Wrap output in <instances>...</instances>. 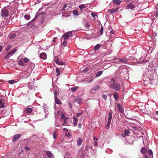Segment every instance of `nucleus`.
Here are the masks:
<instances>
[{"instance_id":"nucleus-5","label":"nucleus","mask_w":158,"mask_h":158,"mask_svg":"<svg viewBox=\"0 0 158 158\" xmlns=\"http://www.w3.org/2000/svg\"><path fill=\"white\" fill-rule=\"evenodd\" d=\"M9 10L6 8H3L1 11V15L3 17H7L9 15Z\"/></svg>"},{"instance_id":"nucleus-4","label":"nucleus","mask_w":158,"mask_h":158,"mask_svg":"<svg viewBox=\"0 0 158 158\" xmlns=\"http://www.w3.org/2000/svg\"><path fill=\"white\" fill-rule=\"evenodd\" d=\"M110 87L111 88L117 91H118L120 89V84L118 83L115 82H114L113 84H110Z\"/></svg>"},{"instance_id":"nucleus-47","label":"nucleus","mask_w":158,"mask_h":158,"mask_svg":"<svg viewBox=\"0 0 158 158\" xmlns=\"http://www.w3.org/2000/svg\"><path fill=\"white\" fill-rule=\"evenodd\" d=\"M25 150L27 151H30V148L28 147L25 146L24 147Z\"/></svg>"},{"instance_id":"nucleus-2","label":"nucleus","mask_w":158,"mask_h":158,"mask_svg":"<svg viewBox=\"0 0 158 158\" xmlns=\"http://www.w3.org/2000/svg\"><path fill=\"white\" fill-rule=\"evenodd\" d=\"M158 66V61L156 59L153 60L152 62L149 65L148 69L149 71H151L153 72V70H155V73L156 72V68Z\"/></svg>"},{"instance_id":"nucleus-26","label":"nucleus","mask_w":158,"mask_h":158,"mask_svg":"<svg viewBox=\"0 0 158 158\" xmlns=\"http://www.w3.org/2000/svg\"><path fill=\"white\" fill-rule=\"evenodd\" d=\"M113 96L115 100H118V94L117 93H114V94Z\"/></svg>"},{"instance_id":"nucleus-61","label":"nucleus","mask_w":158,"mask_h":158,"mask_svg":"<svg viewBox=\"0 0 158 158\" xmlns=\"http://www.w3.org/2000/svg\"><path fill=\"white\" fill-rule=\"evenodd\" d=\"M110 33L113 34H114V31L113 30H111L110 31Z\"/></svg>"},{"instance_id":"nucleus-41","label":"nucleus","mask_w":158,"mask_h":158,"mask_svg":"<svg viewBox=\"0 0 158 158\" xmlns=\"http://www.w3.org/2000/svg\"><path fill=\"white\" fill-rule=\"evenodd\" d=\"M21 135L18 134L15 135L13 137V138H19L21 137Z\"/></svg>"},{"instance_id":"nucleus-55","label":"nucleus","mask_w":158,"mask_h":158,"mask_svg":"<svg viewBox=\"0 0 158 158\" xmlns=\"http://www.w3.org/2000/svg\"><path fill=\"white\" fill-rule=\"evenodd\" d=\"M91 15L92 16L94 17L96 16V14L95 13H92L91 14Z\"/></svg>"},{"instance_id":"nucleus-40","label":"nucleus","mask_w":158,"mask_h":158,"mask_svg":"<svg viewBox=\"0 0 158 158\" xmlns=\"http://www.w3.org/2000/svg\"><path fill=\"white\" fill-rule=\"evenodd\" d=\"M111 121H110V120H108L107 123L106 124V127H107V129H108L109 127L110 123H111Z\"/></svg>"},{"instance_id":"nucleus-57","label":"nucleus","mask_w":158,"mask_h":158,"mask_svg":"<svg viewBox=\"0 0 158 158\" xmlns=\"http://www.w3.org/2000/svg\"><path fill=\"white\" fill-rule=\"evenodd\" d=\"M95 92V90L94 89H92L90 91V93L92 94L94 93Z\"/></svg>"},{"instance_id":"nucleus-14","label":"nucleus","mask_w":158,"mask_h":158,"mask_svg":"<svg viewBox=\"0 0 158 158\" xmlns=\"http://www.w3.org/2000/svg\"><path fill=\"white\" fill-rule=\"evenodd\" d=\"M73 123L75 126H76L77 124V119L75 116H73Z\"/></svg>"},{"instance_id":"nucleus-58","label":"nucleus","mask_w":158,"mask_h":158,"mask_svg":"<svg viewBox=\"0 0 158 158\" xmlns=\"http://www.w3.org/2000/svg\"><path fill=\"white\" fill-rule=\"evenodd\" d=\"M88 69H85L83 70V73H85L86 72L88 71Z\"/></svg>"},{"instance_id":"nucleus-54","label":"nucleus","mask_w":158,"mask_h":158,"mask_svg":"<svg viewBox=\"0 0 158 158\" xmlns=\"http://www.w3.org/2000/svg\"><path fill=\"white\" fill-rule=\"evenodd\" d=\"M67 44V42L65 41H63V45L64 46H66Z\"/></svg>"},{"instance_id":"nucleus-59","label":"nucleus","mask_w":158,"mask_h":158,"mask_svg":"<svg viewBox=\"0 0 158 158\" xmlns=\"http://www.w3.org/2000/svg\"><path fill=\"white\" fill-rule=\"evenodd\" d=\"M82 125L81 124V123L79 124L78 125V128H81L82 127Z\"/></svg>"},{"instance_id":"nucleus-1","label":"nucleus","mask_w":158,"mask_h":158,"mask_svg":"<svg viewBox=\"0 0 158 158\" xmlns=\"http://www.w3.org/2000/svg\"><path fill=\"white\" fill-rule=\"evenodd\" d=\"M147 81H149L150 84H152L154 83V81L157 79V75L156 73H155V70H153V72L151 71H148L147 74Z\"/></svg>"},{"instance_id":"nucleus-3","label":"nucleus","mask_w":158,"mask_h":158,"mask_svg":"<svg viewBox=\"0 0 158 158\" xmlns=\"http://www.w3.org/2000/svg\"><path fill=\"white\" fill-rule=\"evenodd\" d=\"M141 152L143 155H145L147 153H148L149 156H153V152L150 149H147V148L144 147L141 148Z\"/></svg>"},{"instance_id":"nucleus-53","label":"nucleus","mask_w":158,"mask_h":158,"mask_svg":"<svg viewBox=\"0 0 158 158\" xmlns=\"http://www.w3.org/2000/svg\"><path fill=\"white\" fill-rule=\"evenodd\" d=\"M82 114V113H77V115H76V116L77 117H79L81 114Z\"/></svg>"},{"instance_id":"nucleus-51","label":"nucleus","mask_w":158,"mask_h":158,"mask_svg":"<svg viewBox=\"0 0 158 158\" xmlns=\"http://www.w3.org/2000/svg\"><path fill=\"white\" fill-rule=\"evenodd\" d=\"M102 98L105 100H106L107 98V95H103L102 96Z\"/></svg>"},{"instance_id":"nucleus-33","label":"nucleus","mask_w":158,"mask_h":158,"mask_svg":"<svg viewBox=\"0 0 158 158\" xmlns=\"http://www.w3.org/2000/svg\"><path fill=\"white\" fill-rule=\"evenodd\" d=\"M86 7V6L85 4H82L79 6V7L81 9H83L84 8H85Z\"/></svg>"},{"instance_id":"nucleus-39","label":"nucleus","mask_w":158,"mask_h":158,"mask_svg":"<svg viewBox=\"0 0 158 158\" xmlns=\"http://www.w3.org/2000/svg\"><path fill=\"white\" fill-rule=\"evenodd\" d=\"M68 118L66 117L64 114H62L61 115V119L63 120L65 119H68Z\"/></svg>"},{"instance_id":"nucleus-12","label":"nucleus","mask_w":158,"mask_h":158,"mask_svg":"<svg viewBox=\"0 0 158 158\" xmlns=\"http://www.w3.org/2000/svg\"><path fill=\"white\" fill-rule=\"evenodd\" d=\"M40 57L41 59L45 60L47 58L46 54L45 53L43 52L40 54Z\"/></svg>"},{"instance_id":"nucleus-11","label":"nucleus","mask_w":158,"mask_h":158,"mask_svg":"<svg viewBox=\"0 0 158 158\" xmlns=\"http://www.w3.org/2000/svg\"><path fill=\"white\" fill-rule=\"evenodd\" d=\"M135 6L131 3L129 4L126 6V9H133L135 8Z\"/></svg>"},{"instance_id":"nucleus-37","label":"nucleus","mask_w":158,"mask_h":158,"mask_svg":"<svg viewBox=\"0 0 158 158\" xmlns=\"http://www.w3.org/2000/svg\"><path fill=\"white\" fill-rule=\"evenodd\" d=\"M103 28L102 26H101V28L100 29L99 32L101 35H102L103 34Z\"/></svg>"},{"instance_id":"nucleus-50","label":"nucleus","mask_w":158,"mask_h":158,"mask_svg":"<svg viewBox=\"0 0 158 158\" xmlns=\"http://www.w3.org/2000/svg\"><path fill=\"white\" fill-rule=\"evenodd\" d=\"M10 57V55H9V54L8 53V54L4 56V58L5 59H6L7 58H9Z\"/></svg>"},{"instance_id":"nucleus-6","label":"nucleus","mask_w":158,"mask_h":158,"mask_svg":"<svg viewBox=\"0 0 158 158\" xmlns=\"http://www.w3.org/2000/svg\"><path fill=\"white\" fill-rule=\"evenodd\" d=\"M43 109H44V112L45 114V117L46 118H47L48 115V107L46 104L44 103L43 106Z\"/></svg>"},{"instance_id":"nucleus-23","label":"nucleus","mask_w":158,"mask_h":158,"mask_svg":"<svg viewBox=\"0 0 158 158\" xmlns=\"http://www.w3.org/2000/svg\"><path fill=\"white\" fill-rule=\"evenodd\" d=\"M101 47V45L99 44H97L94 47V49L95 51L98 50Z\"/></svg>"},{"instance_id":"nucleus-42","label":"nucleus","mask_w":158,"mask_h":158,"mask_svg":"<svg viewBox=\"0 0 158 158\" xmlns=\"http://www.w3.org/2000/svg\"><path fill=\"white\" fill-rule=\"evenodd\" d=\"M8 82L10 84H12L15 83V82L14 80H10Z\"/></svg>"},{"instance_id":"nucleus-29","label":"nucleus","mask_w":158,"mask_h":158,"mask_svg":"<svg viewBox=\"0 0 158 158\" xmlns=\"http://www.w3.org/2000/svg\"><path fill=\"white\" fill-rule=\"evenodd\" d=\"M149 60H148L147 59H145L143 60L141 62H139V64H142V63H146L148 62H149Z\"/></svg>"},{"instance_id":"nucleus-45","label":"nucleus","mask_w":158,"mask_h":158,"mask_svg":"<svg viewBox=\"0 0 158 158\" xmlns=\"http://www.w3.org/2000/svg\"><path fill=\"white\" fill-rule=\"evenodd\" d=\"M55 126L56 127H59V123L57 122V121L56 120H55Z\"/></svg>"},{"instance_id":"nucleus-24","label":"nucleus","mask_w":158,"mask_h":158,"mask_svg":"<svg viewBox=\"0 0 158 158\" xmlns=\"http://www.w3.org/2000/svg\"><path fill=\"white\" fill-rule=\"evenodd\" d=\"M130 132V131L129 130H126L124 131V134L127 136L129 135Z\"/></svg>"},{"instance_id":"nucleus-49","label":"nucleus","mask_w":158,"mask_h":158,"mask_svg":"<svg viewBox=\"0 0 158 158\" xmlns=\"http://www.w3.org/2000/svg\"><path fill=\"white\" fill-rule=\"evenodd\" d=\"M29 61V59L27 58H24V63H27V62H28Z\"/></svg>"},{"instance_id":"nucleus-64","label":"nucleus","mask_w":158,"mask_h":158,"mask_svg":"<svg viewBox=\"0 0 158 158\" xmlns=\"http://www.w3.org/2000/svg\"><path fill=\"white\" fill-rule=\"evenodd\" d=\"M66 7V5L65 4L64 5V6H63V9L62 10H64L65 9V8Z\"/></svg>"},{"instance_id":"nucleus-44","label":"nucleus","mask_w":158,"mask_h":158,"mask_svg":"<svg viewBox=\"0 0 158 158\" xmlns=\"http://www.w3.org/2000/svg\"><path fill=\"white\" fill-rule=\"evenodd\" d=\"M25 18L27 20H29L30 18V15H25L24 16Z\"/></svg>"},{"instance_id":"nucleus-17","label":"nucleus","mask_w":158,"mask_h":158,"mask_svg":"<svg viewBox=\"0 0 158 158\" xmlns=\"http://www.w3.org/2000/svg\"><path fill=\"white\" fill-rule=\"evenodd\" d=\"M112 2L115 4L119 5L122 2V1L119 0H113Z\"/></svg>"},{"instance_id":"nucleus-10","label":"nucleus","mask_w":158,"mask_h":158,"mask_svg":"<svg viewBox=\"0 0 158 158\" xmlns=\"http://www.w3.org/2000/svg\"><path fill=\"white\" fill-rule=\"evenodd\" d=\"M74 102L77 103L79 104H80L82 103V101L81 98H78L74 99Z\"/></svg>"},{"instance_id":"nucleus-34","label":"nucleus","mask_w":158,"mask_h":158,"mask_svg":"<svg viewBox=\"0 0 158 158\" xmlns=\"http://www.w3.org/2000/svg\"><path fill=\"white\" fill-rule=\"evenodd\" d=\"M73 15H78V12L76 10H73Z\"/></svg>"},{"instance_id":"nucleus-8","label":"nucleus","mask_w":158,"mask_h":158,"mask_svg":"<svg viewBox=\"0 0 158 158\" xmlns=\"http://www.w3.org/2000/svg\"><path fill=\"white\" fill-rule=\"evenodd\" d=\"M45 154H46L48 158H53L54 157V155L49 151H46Z\"/></svg>"},{"instance_id":"nucleus-13","label":"nucleus","mask_w":158,"mask_h":158,"mask_svg":"<svg viewBox=\"0 0 158 158\" xmlns=\"http://www.w3.org/2000/svg\"><path fill=\"white\" fill-rule=\"evenodd\" d=\"M16 49L14 48L12 49L8 53L9 55H10V56H12L14 54L16 51Z\"/></svg>"},{"instance_id":"nucleus-30","label":"nucleus","mask_w":158,"mask_h":158,"mask_svg":"<svg viewBox=\"0 0 158 158\" xmlns=\"http://www.w3.org/2000/svg\"><path fill=\"white\" fill-rule=\"evenodd\" d=\"M24 62L22 60H19V65L21 66H24Z\"/></svg>"},{"instance_id":"nucleus-35","label":"nucleus","mask_w":158,"mask_h":158,"mask_svg":"<svg viewBox=\"0 0 158 158\" xmlns=\"http://www.w3.org/2000/svg\"><path fill=\"white\" fill-rule=\"evenodd\" d=\"M56 73H57V76H58L60 74V70H59V69L58 68H56Z\"/></svg>"},{"instance_id":"nucleus-7","label":"nucleus","mask_w":158,"mask_h":158,"mask_svg":"<svg viewBox=\"0 0 158 158\" xmlns=\"http://www.w3.org/2000/svg\"><path fill=\"white\" fill-rule=\"evenodd\" d=\"M72 33L71 31L67 32L62 36L64 37V40L68 39L69 37L72 36Z\"/></svg>"},{"instance_id":"nucleus-56","label":"nucleus","mask_w":158,"mask_h":158,"mask_svg":"<svg viewBox=\"0 0 158 158\" xmlns=\"http://www.w3.org/2000/svg\"><path fill=\"white\" fill-rule=\"evenodd\" d=\"M67 119H65V120H64V123H63V125H62V126H64V125L66 123H67Z\"/></svg>"},{"instance_id":"nucleus-63","label":"nucleus","mask_w":158,"mask_h":158,"mask_svg":"<svg viewBox=\"0 0 158 158\" xmlns=\"http://www.w3.org/2000/svg\"><path fill=\"white\" fill-rule=\"evenodd\" d=\"M110 81H113V82H115V80L114 78H112L111 79Z\"/></svg>"},{"instance_id":"nucleus-46","label":"nucleus","mask_w":158,"mask_h":158,"mask_svg":"<svg viewBox=\"0 0 158 158\" xmlns=\"http://www.w3.org/2000/svg\"><path fill=\"white\" fill-rule=\"evenodd\" d=\"M54 98H55L56 97H57V96L58 95V93L57 91V90H55L54 92Z\"/></svg>"},{"instance_id":"nucleus-16","label":"nucleus","mask_w":158,"mask_h":158,"mask_svg":"<svg viewBox=\"0 0 158 158\" xmlns=\"http://www.w3.org/2000/svg\"><path fill=\"white\" fill-rule=\"evenodd\" d=\"M118 9V8H116L115 9H112L109 10V12L111 14L117 11Z\"/></svg>"},{"instance_id":"nucleus-31","label":"nucleus","mask_w":158,"mask_h":158,"mask_svg":"<svg viewBox=\"0 0 158 158\" xmlns=\"http://www.w3.org/2000/svg\"><path fill=\"white\" fill-rule=\"evenodd\" d=\"M112 118V113L111 112H109L108 114V120H111Z\"/></svg>"},{"instance_id":"nucleus-27","label":"nucleus","mask_w":158,"mask_h":158,"mask_svg":"<svg viewBox=\"0 0 158 158\" xmlns=\"http://www.w3.org/2000/svg\"><path fill=\"white\" fill-rule=\"evenodd\" d=\"M16 36L15 34L14 33L11 34L9 36V37L10 39H12L14 38Z\"/></svg>"},{"instance_id":"nucleus-32","label":"nucleus","mask_w":158,"mask_h":158,"mask_svg":"<svg viewBox=\"0 0 158 158\" xmlns=\"http://www.w3.org/2000/svg\"><path fill=\"white\" fill-rule=\"evenodd\" d=\"M12 48V46L11 45H8L6 48V52H8L10 49Z\"/></svg>"},{"instance_id":"nucleus-36","label":"nucleus","mask_w":158,"mask_h":158,"mask_svg":"<svg viewBox=\"0 0 158 158\" xmlns=\"http://www.w3.org/2000/svg\"><path fill=\"white\" fill-rule=\"evenodd\" d=\"M0 104L1 105V108H4V105L3 104V102L2 99H0Z\"/></svg>"},{"instance_id":"nucleus-28","label":"nucleus","mask_w":158,"mask_h":158,"mask_svg":"<svg viewBox=\"0 0 158 158\" xmlns=\"http://www.w3.org/2000/svg\"><path fill=\"white\" fill-rule=\"evenodd\" d=\"M82 139H77V145L78 146H80L81 145L82 143Z\"/></svg>"},{"instance_id":"nucleus-9","label":"nucleus","mask_w":158,"mask_h":158,"mask_svg":"<svg viewBox=\"0 0 158 158\" xmlns=\"http://www.w3.org/2000/svg\"><path fill=\"white\" fill-rule=\"evenodd\" d=\"M54 61L57 64L59 65H63V68H64V62L62 61H60L58 59H56L55 58V59Z\"/></svg>"},{"instance_id":"nucleus-19","label":"nucleus","mask_w":158,"mask_h":158,"mask_svg":"<svg viewBox=\"0 0 158 158\" xmlns=\"http://www.w3.org/2000/svg\"><path fill=\"white\" fill-rule=\"evenodd\" d=\"M26 110L27 113L28 114L31 113L32 111V109L30 107H27L26 108Z\"/></svg>"},{"instance_id":"nucleus-22","label":"nucleus","mask_w":158,"mask_h":158,"mask_svg":"<svg viewBox=\"0 0 158 158\" xmlns=\"http://www.w3.org/2000/svg\"><path fill=\"white\" fill-rule=\"evenodd\" d=\"M103 72L102 71H100L98 72L96 74V77H98L101 76Z\"/></svg>"},{"instance_id":"nucleus-62","label":"nucleus","mask_w":158,"mask_h":158,"mask_svg":"<svg viewBox=\"0 0 158 158\" xmlns=\"http://www.w3.org/2000/svg\"><path fill=\"white\" fill-rule=\"evenodd\" d=\"M2 50V46L0 45V52H1Z\"/></svg>"},{"instance_id":"nucleus-20","label":"nucleus","mask_w":158,"mask_h":158,"mask_svg":"<svg viewBox=\"0 0 158 158\" xmlns=\"http://www.w3.org/2000/svg\"><path fill=\"white\" fill-rule=\"evenodd\" d=\"M78 88V87L77 86H75L72 87L71 89V90L72 93H74L76 91L77 89Z\"/></svg>"},{"instance_id":"nucleus-25","label":"nucleus","mask_w":158,"mask_h":158,"mask_svg":"<svg viewBox=\"0 0 158 158\" xmlns=\"http://www.w3.org/2000/svg\"><path fill=\"white\" fill-rule=\"evenodd\" d=\"M44 13L43 12L42 13H37L36 14V16L35 18L33 20H34V19H35L36 18H37V17L39 16V15H44Z\"/></svg>"},{"instance_id":"nucleus-18","label":"nucleus","mask_w":158,"mask_h":158,"mask_svg":"<svg viewBox=\"0 0 158 158\" xmlns=\"http://www.w3.org/2000/svg\"><path fill=\"white\" fill-rule=\"evenodd\" d=\"M117 106L118 108L119 111L121 112H123V110L121 105L119 103H118L117 104Z\"/></svg>"},{"instance_id":"nucleus-52","label":"nucleus","mask_w":158,"mask_h":158,"mask_svg":"<svg viewBox=\"0 0 158 158\" xmlns=\"http://www.w3.org/2000/svg\"><path fill=\"white\" fill-rule=\"evenodd\" d=\"M144 158H151L152 157H152H153V156H146L145 155H144Z\"/></svg>"},{"instance_id":"nucleus-15","label":"nucleus","mask_w":158,"mask_h":158,"mask_svg":"<svg viewBox=\"0 0 158 158\" xmlns=\"http://www.w3.org/2000/svg\"><path fill=\"white\" fill-rule=\"evenodd\" d=\"M119 61L122 62L123 63L128 64V60L126 59H119Z\"/></svg>"},{"instance_id":"nucleus-21","label":"nucleus","mask_w":158,"mask_h":158,"mask_svg":"<svg viewBox=\"0 0 158 158\" xmlns=\"http://www.w3.org/2000/svg\"><path fill=\"white\" fill-rule=\"evenodd\" d=\"M55 102L57 104H59L61 103L60 101L58 98L57 97L54 98Z\"/></svg>"},{"instance_id":"nucleus-60","label":"nucleus","mask_w":158,"mask_h":158,"mask_svg":"<svg viewBox=\"0 0 158 158\" xmlns=\"http://www.w3.org/2000/svg\"><path fill=\"white\" fill-rule=\"evenodd\" d=\"M93 81V79H91V80H89V81H87V83H91Z\"/></svg>"},{"instance_id":"nucleus-38","label":"nucleus","mask_w":158,"mask_h":158,"mask_svg":"<svg viewBox=\"0 0 158 158\" xmlns=\"http://www.w3.org/2000/svg\"><path fill=\"white\" fill-rule=\"evenodd\" d=\"M28 87L30 89H34V87L33 85H30V84H28Z\"/></svg>"},{"instance_id":"nucleus-43","label":"nucleus","mask_w":158,"mask_h":158,"mask_svg":"<svg viewBox=\"0 0 158 158\" xmlns=\"http://www.w3.org/2000/svg\"><path fill=\"white\" fill-rule=\"evenodd\" d=\"M57 132L56 131H54L53 134V138H56L57 137Z\"/></svg>"},{"instance_id":"nucleus-48","label":"nucleus","mask_w":158,"mask_h":158,"mask_svg":"<svg viewBox=\"0 0 158 158\" xmlns=\"http://www.w3.org/2000/svg\"><path fill=\"white\" fill-rule=\"evenodd\" d=\"M85 26L87 28H89L90 26V24L88 23H85Z\"/></svg>"}]
</instances>
